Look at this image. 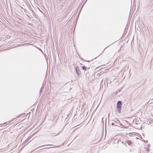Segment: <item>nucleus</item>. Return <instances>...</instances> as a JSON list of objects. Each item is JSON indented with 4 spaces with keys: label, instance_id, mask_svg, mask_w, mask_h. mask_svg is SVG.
<instances>
[{
    "label": "nucleus",
    "instance_id": "nucleus-1",
    "mask_svg": "<svg viewBox=\"0 0 153 153\" xmlns=\"http://www.w3.org/2000/svg\"><path fill=\"white\" fill-rule=\"evenodd\" d=\"M121 101H118L117 104L116 109L117 111L119 113H121V110L122 109V103Z\"/></svg>",
    "mask_w": 153,
    "mask_h": 153
},
{
    "label": "nucleus",
    "instance_id": "nucleus-2",
    "mask_svg": "<svg viewBox=\"0 0 153 153\" xmlns=\"http://www.w3.org/2000/svg\"><path fill=\"white\" fill-rule=\"evenodd\" d=\"M59 134V132H56L55 133H53L52 134H50L51 135V136H56V135H57Z\"/></svg>",
    "mask_w": 153,
    "mask_h": 153
},
{
    "label": "nucleus",
    "instance_id": "nucleus-3",
    "mask_svg": "<svg viewBox=\"0 0 153 153\" xmlns=\"http://www.w3.org/2000/svg\"><path fill=\"white\" fill-rule=\"evenodd\" d=\"M76 71L78 76H79V72H80L79 70V67L77 66L76 67Z\"/></svg>",
    "mask_w": 153,
    "mask_h": 153
},
{
    "label": "nucleus",
    "instance_id": "nucleus-4",
    "mask_svg": "<svg viewBox=\"0 0 153 153\" xmlns=\"http://www.w3.org/2000/svg\"><path fill=\"white\" fill-rule=\"evenodd\" d=\"M127 143L128 145H130L132 143V142L131 140H128L127 141Z\"/></svg>",
    "mask_w": 153,
    "mask_h": 153
},
{
    "label": "nucleus",
    "instance_id": "nucleus-5",
    "mask_svg": "<svg viewBox=\"0 0 153 153\" xmlns=\"http://www.w3.org/2000/svg\"><path fill=\"white\" fill-rule=\"evenodd\" d=\"M82 69H83V70H85V71L86 69V68L85 66H82Z\"/></svg>",
    "mask_w": 153,
    "mask_h": 153
},
{
    "label": "nucleus",
    "instance_id": "nucleus-6",
    "mask_svg": "<svg viewBox=\"0 0 153 153\" xmlns=\"http://www.w3.org/2000/svg\"><path fill=\"white\" fill-rule=\"evenodd\" d=\"M116 123V122L115 121V123L114 122V123H111V125H112V126H114V125L115 126H117V125H115V123Z\"/></svg>",
    "mask_w": 153,
    "mask_h": 153
},
{
    "label": "nucleus",
    "instance_id": "nucleus-7",
    "mask_svg": "<svg viewBox=\"0 0 153 153\" xmlns=\"http://www.w3.org/2000/svg\"><path fill=\"white\" fill-rule=\"evenodd\" d=\"M53 147H48V146H47V147H45L44 149H48V148H53Z\"/></svg>",
    "mask_w": 153,
    "mask_h": 153
},
{
    "label": "nucleus",
    "instance_id": "nucleus-8",
    "mask_svg": "<svg viewBox=\"0 0 153 153\" xmlns=\"http://www.w3.org/2000/svg\"><path fill=\"white\" fill-rule=\"evenodd\" d=\"M53 147H48V146H47V147H45L44 149H48V148H53Z\"/></svg>",
    "mask_w": 153,
    "mask_h": 153
},
{
    "label": "nucleus",
    "instance_id": "nucleus-9",
    "mask_svg": "<svg viewBox=\"0 0 153 153\" xmlns=\"http://www.w3.org/2000/svg\"><path fill=\"white\" fill-rule=\"evenodd\" d=\"M29 139H27L25 141V143H27L29 141Z\"/></svg>",
    "mask_w": 153,
    "mask_h": 153
},
{
    "label": "nucleus",
    "instance_id": "nucleus-10",
    "mask_svg": "<svg viewBox=\"0 0 153 153\" xmlns=\"http://www.w3.org/2000/svg\"><path fill=\"white\" fill-rule=\"evenodd\" d=\"M149 150V148H147L146 149V151H147V152L148 153Z\"/></svg>",
    "mask_w": 153,
    "mask_h": 153
},
{
    "label": "nucleus",
    "instance_id": "nucleus-11",
    "mask_svg": "<svg viewBox=\"0 0 153 153\" xmlns=\"http://www.w3.org/2000/svg\"><path fill=\"white\" fill-rule=\"evenodd\" d=\"M150 100H153V98L152 99H150V100H149V101L148 102V103L150 101Z\"/></svg>",
    "mask_w": 153,
    "mask_h": 153
},
{
    "label": "nucleus",
    "instance_id": "nucleus-12",
    "mask_svg": "<svg viewBox=\"0 0 153 153\" xmlns=\"http://www.w3.org/2000/svg\"><path fill=\"white\" fill-rule=\"evenodd\" d=\"M121 141L120 140H118V141H117V143H119Z\"/></svg>",
    "mask_w": 153,
    "mask_h": 153
},
{
    "label": "nucleus",
    "instance_id": "nucleus-13",
    "mask_svg": "<svg viewBox=\"0 0 153 153\" xmlns=\"http://www.w3.org/2000/svg\"><path fill=\"white\" fill-rule=\"evenodd\" d=\"M152 103H153V101H152V102H150V103H149V104H152Z\"/></svg>",
    "mask_w": 153,
    "mask_h": 153
},
{
    "label": "nucleus",
    "instance_id": "nucleus-14",
    "mask_svg": "<svg viewBox=\"0 0 153 153\" xmlns=\"http://www.w3.org/2000/svg\"><path fill=\"white\" fill-rule=\"evenodd\" d=\"M152 103H153V101H152V102H150V103H149V104H152Z\"/></svg>",
    "mask_w": 153,
    "mask_h": 153
},
{
    "label": "nucleus",
    "instance_id": "nucleus-15",
    "mask_svg": "<svg viewBox=\"0 0 153 153\" xmlns=\"http://www.w3.org/2000/svg\"><path fill=\"white\" fill-rule=\"evenodd\" d=\"M46 146V145H43V146H39V147H42V146Z\"/></svg>",
    "mask_w": 153,
    "mask_h": 153
},
{
    "label": "nucleus",
    "instance_id": "nucleus-16",
    "mask_svg": "<svg viewBox=\"0 0 153 153\" xmlns=\"http://www.w3.org/2000/svg\"><path fill=\"white\" fill-rule=\"evenodd\" d=\"M121 143H122L124 144V143H123V141H122V142H121Z\"/></svg>",
    "mask_w": 153,
    "mask_h": 153
},
{
    "label": "nucleus",
    "instance_id": "nucleus-17",
    "mask_svg": "<svg viewBox=\"0 0 153 153\" xmlns=\"http://www.w3.org/2000/svg\"><path fill=\"white\" fill-rule=\"evenodd\" d=\"M42 88H41V90H40V91H42Z\"/></svg>",
    "mask_w": 153,
    "mask_h": 153
},
{
    "label": "nucleus",
    "instance_id": "nucleus-18",
    "mask_svg": "<svg viewBox=\"0 0 153 153\" xmlns=\"http://www.w3.org/2000/svg\"><path fill=\"white\" fill-rule=\"evenodd\" d=\"M52 145V146H53V145Z\"/></svg>",
    "mask_w": 153,
    "mask_h": 153
}]
</instances>
